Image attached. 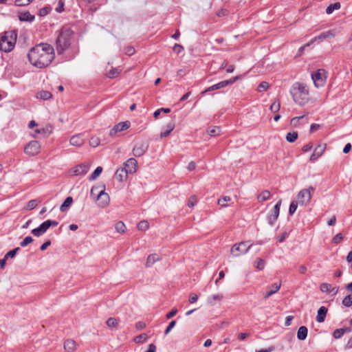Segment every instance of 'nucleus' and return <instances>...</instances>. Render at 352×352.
I'll use <instances>...</instances> for the list:
<instances>
[{
    "mask_svg": "<svg viewBox=\"0 0 352 352\" xmlns=\"http://www.w3.org/2000/svg\"><path fill=\"white\" fill-rule=\"evenodd\" d=\"M230 200L231 198L229 196H224L218 200V204L221 207H226L227 206L226 203Z\"/></svg>",
    "mask_w": 352,
    "mask_h": 352,
    "instance_id": "nucleus-46",
    "label": "nucleus"
},
{
    "mask_svg": "<svg viewBox=\"0 0 352 352\" xmlns=\"http://www.w3.org/2000/svg\"><path fill=\"white\" fill-rule=\"evenodd\" d=\"M207 133L212 137H216L219 135L221 133V129L220 126H212L209 127L207 129Z\"/></svg>",
    "mask_w": 352,
    "mask_h": 352,
    "instance_id": "nucleus-31",
    "label": "nucleus"
},
{
    "mask_svg": "<svg viewBox=\"0 0 352 352\" xmlns=\"http://www.w3.org/2000/svg\"><path fill=\"white\" fill-rule=\"evenodd\" d=\"M177 313V309L176 308H173L170 312H168L166 316V319H170L172 318L173 317H174Z\"/></svg>",
    "mask_w": 352,
    "mask_h": 352,
    "instance_id": "nucleus-61",
    "label": "nucleus"
},
{
    "mask_svg": "<svg viewBox=\"0 0 352 352\" xmlns=\"http://www.w3.org/2000/svg\"><path fill=\"white\" fill-rule=\"evenodd\" d=\"M325 74V70L322 69H319L311 74V79L316 87H322L324 85L327 78Z\"/></svg>",
    "mask_w": 352,
    "mask_h": 352,
    "instance_id": "nucleus-8",
    "label": "nucleus"
},
{
    "mask_svg": "<svg viewBox=\"0 0 352 352\" xmlns=\"http://www.w3.org/2000/svg\"><path fill=\"white\" fill-rule=\"evenodd\" d=\"M37 204L38 203L36 199H32L28 202V208L29 210H32L36 207Z\"/></svg>",
    "mask_w": 352,
    "mask_h": 352,
    "instance_id": "nucleus-57",
    "label": "nucleus"
},
{
    "mask_svg": "<svg viewBox=\"0 0 352 352\" xmlns=\"http://www.w3.org/2000/svg\"><path fill=\"white\" fill-rule=\"evenodd\" d=\"M40 144L36 140L30 141L24 148V152L29 155H35L39 153Z\"/></svg>",
    "mask_w": 352,
    "mask_h": 352,
    "instance_id": "nucleus-10",
    "label": "nucleus"
},
{
    "mask_svg": "<svg viewBox=\"0 0 352 352\" xmlns=\"http://www.w3.org/2000/svg\"><path fill=\"white\" fill-rule=\"evenodd\" d=\"M280 287H281L280 282H277V283H274V284H272L269 287V290L267 292L266 294L265 295L264 298L266 300L270 296H271L272 295L276 293L280 289Z\"/></svg>",
    "mask_w": 352,
    "mask_h": 352,
    "instance_id": "nucleus-20",
    "label": "nucleus"
},
{
    "mask_svg": "<svg viewBox=\"0 0 352 352\" xmlns=\"http://www.w3.org/2000/svg\"><path fill=\"white\" fill-rule=\"evenodd\" d=\"M58 222L55 220H47L43 222L38 228L32 230L31 233L37 237L45 234L51 226H57Z\"/></svg>",
    "mask_w": 352,
    "mask_h": 352,
    "instance_id": "nucleus-5",
    "label": "nucleus"
},
{
    "mask_svg": "<svg viewBox=\"0 0 352 352\" xmlns=\"http://www.w3.org/2000/svg\"><path fill=\"white\" fill-rule=\"evenodd\" d=\"M19 18L21 21L27 22H32L35 19L34 16L31 14L29 12H24L20 13Z\"/></svg>",
    "mask_w": 352,
    "mask_h": 352,
    "instance_id": "nucleus-27",
    "label": "nucleus"
},
{
    "mask_svg": "<svg viewBox=\"0 0 352 352\" xmlns=\"http://www.w3.org/2000/svg\"><path fill=\"white\" fill-rule=\"evenodd\" d=\"M268 88H269V83L266 81H263L258 85V86L257 87V90L258 92H263V91H266Z\"/></svg>",
    "mask_w": 352,
    "mask_h": 352,
    "instance_id": "nucleus-48",
    "label": "nucleus"
},
{
    "mask_svg": "<svg viewBox=\"0 0 352 352\" xmlns=\"http://www.w3.org/2000/svg\"><path fill=\"white\" fill-rule=\"evenodd\" d=\"M281 203V199L278 200L276 205L274 206L273 209L271 210L270 213L267 216L268 223L271 226L274 224L278 218Z\"/></svg>",
    "mask_w": 352,
    "mask_h": 352,
    "instance_id": "nucleus-9",
    "label": "nucleus"
},
{
    "mask_svg": "<svg viewBox=\"0 0 352 352\" xmlns=\"http://www.w3.org/2000/svg\"><path fill=\"white\" fill-rule=\"evenodd\" d=\"M99 187L98 186H93L91 189L90 195L91 197H92L94 199L96 200V195H98L99 192Z\"/></svg>",
    "mask_w": 352,
    "mask_h": 352,
    "instance_id": "nucleus-58",
    "label": "nucleus"
},
{
    "mask_svg": "<svg viewBox=\"0 0 352 352\" xmlns=\"http://www.w3.org/2000/svg\"><path fill=\"white\" fill-rule=\"evenodd\" d=\"M299 202L298 201H292L290 204L289 208V215H293L294 212H296L297 208H298V204Z\"/></svg>",
    "mask_w": 352,
    "mask_h": 352,
    "instance_id": "nucleus-41",
    "label": "nucleus"
},
{
    "mask_svg": "<svg viewBox=\"0 0 352 352\" xmlns=\"http://www.w3.org/2000/svg\"><path fill=\"white\" fill-rule=\"evenodd\" d=\"M102 167L98 166L94 171L89 176V181L95 180L102 173Z\"/></svg>",
    "mask_w": 352,
    "mask_h": 352,
    "instance_id": "nucleus-34",
    "label": "nucleus"
},
{
    "mask_svg": "<svg viewBox=\"0 0 352 352\" xmlns=\"http://www.w3.org/2000/svg\"><path fill=\"white\" fill-rule=\"evenodd\" d=\"M252 245V244L248 241L234 244L231 248V253L234 256H240L246 254Z\"/></svg>",
    "mask_w": 352,
    "mask_h": 352,
    "instance_id": "nucleus-6",
    "label": "nucleus"
},
{
    "mask_svg": "<svg viewBox=\"0 0 352 352\" xmlns=\"http://www.w3.org/2000/svg\"><path fill=\"white\" fill-rule=\"evenodd\" d=\"M128 171L125 170V168H124L123 167L122 168H118L116 173H115V177L116 178L117 180H118L119 182H124L125 180H126L127 177H128Z\"/></svg>",
    "mask_w": 352,
    "mask_h": 352,
    "instance_id": "nucleus-19",
    "label": "nucleus"
},
{
    "mask_svg": "<svg viewBox=\"0 0 352 352\" xmlns=\"http://www.w3.org/2000/svg\"><path fill=\"white\" fill-rule=\"evenodd\" d=\"M148 337L146 333H141L134 338L133 341L138 344H142L148 340Z\"/></svg>",
    "mask_w": 352,
    "mask_h": 352,
    "instance_id": "nucleus-35",
    "label": "nucleus"
},
{
    "mask_svg": "<svg viewBox=\"0 0 352 352\" xmlns=\"http://www.w3.org/2000/svg\"><path fill=\"white\" fill-rule=\"evenodd\" d=\"M64 2L62 0H60L58 1V6L56 8V11L59 13L62 12L64 10Z\"/></svg>",
    "mask_w": 352,
    "mask_h": 352,
    "instance_id": "nucleus-62",
    "label": "nucleus"
},
{
    "mask_svg": "<svg viewBox=\"0 0 352 352\" xmlns=\"http://www.w3.org/2000/svg\"><path fill=\"white\" fill-rule=\"evenodd\" d=\"M271 193L269 190H265L262 191L257 196V200L258 202H263L270 199Z\"/></svg>",
    "mask_w": 352,
    "mask_h": 352,
    "instance_id": "nucleus-30",
    "label": "nucleus"
},
{
    "mask_svg": "<svg viewBox=\"0 0 352 352\" xmlns=\"http://www.w3.org/2000/svg\"><path fill=\"white\" fill-rule=\"evenodd\" d=\"M342 305L346 307H350L352 306V295L349 294L344 298L342 300Z\"/></svg>",
    "mask_w": 352,
    "mask_h": 352,
    "instance_id": "nucleus-40",
    "label": "nucleus"
},
{
    "mask_svg": "<svg viewBox=\"0 0 352 352\" xmlns=\"http://www.w3.org/2000/svg\"><path fill=\"white\" fill-rule=\"evenodd\" d=\"M52 96V95L50 91L42 90L40 92H38L37 97L46 100L51 98Z\"/></svg>",
    "mask_w": 352,
    "mask_h": 352,
    "instance_id": "nucleus-37",
    "label": "nucleus"
},
{
    "mask_svg": "<svg viewBox=\"0 0 352 352\" xmlns=\"http://www.w3.org/2000/svg\"><path fill=\"white\" fill-rule=\"evenodd\" d=\"M126 226L122 221H119L116 224V230L119 233H124L125 232Z\"/></svg>",
    "mask_w": 352,
    "mask_h": 352,
    "instance_id": "nucleus-45",
    "label": "nucleus"
},
{
    "mask_svg": "<svg viewBox=\"0 0 352 352\" xmlns=\"http://www.w3.org/2000/svg\"><path fill=\"white\" fill-rule=\"evenodd\" d=\"M326 148V144H318L314 149V153L310 157V161L314 162L318 160L324 153Z\"/></svg>",
    "mask_w": 352,
    "mask_h": 352,
    "instance_id": "nucleus-16",
    "label": "nucleus"
},
{
    "mask_svg": "<svg viewBox=\"0 0 352 352\" xmlns=\"http://www.w3.org/2000/svg\"><path fill=\"white\" fill-rule=\"evenodd\" d=\"M146 326V323L142 321H139L135 324V328L138 331L144 329Z\"/></svg>",
    "mask_w": 352,
    "mask_h": 352,
    "instance_id": "nucleus-63",
    "label": "nucleus"
},
{
    "mask_svg": "<svg viewBox=\"0 0 352 352\" xmlns=\"http://www.w3.org/2000/svg\"><path fill=\"white\" fill-rule=\"evenodd\" d=\"M32 0H15L14 5L16 6H25L29 5Z\"/></svg>",
    "mask_w": 352,
    "mask_h": 352,
    "instance_id": "nucleus-50",
    "label": "nucleus"
},
{
    "mask_svg": "<svg viewBox=\"0 0 352 352\" xmlns=\"http://www.w3.org/2000/svg\"><path fill=\"white\" fill-rule=\"evenodd\" d=\"M89 170V164H81L74 167V173L76 175H85Z\"/></svg>",
    "mask_w": 352,
    "mask_h": 352,
    "instance_id": "nucleus-17",
    "label": "nucleus"
},
{
    "mask_svg": "<svg viewBox=\"0 0 352 352\" xmlns=\"http://www.w3.org/2000/svg\"><path fill=\"white\" fill-rule=\"evenodd\" d=\"M335 36V34L331 31L329 30L327 32H324L321 34H320L318 36H315L311 41L310 43H313L317 40H324L328 38H333Z\"/></svg>",
    "mask_w": 352,
    "mask_h": 352,
    "instance_id": "nucleus-22",
    "label": "nucleus"
},
{
    "mask_svg": "<svg viewBox=\"0 0 352 352\" xmlns=\"http://www.w3.org/2000/svg\"><path fill=\"white\" fill-rule=\"evenodd\" d=\"M20 250V248H16L10 251H9L6 254V256H4V258H6V261L8 258H14L16 253Z\"/></svg>",
    "mask_w": 352,
    "mask_h": 352,
    "instance_id": "nucleus-47",
    "label": "nucleus"
},
{
    "mask_svg": "<svg viewBox=\"0 0 352 352\" xmlns=\"http://www.w3.org/2000/svg\"><path fill=\"white\" fill-rule=\"evenodd\" d=\"M74 32L69 27L63 26L60 29L56 39V50L58 54H63L69 47Z\"/></svg>",
    "mask_w": 352,
    "mask_h": 352,
    "instance_id": "nucleus-3",
    "label": "nucleus"
},
{
    "mask_svg": "<svg viewBox=\"0 0 352 352\" xmlns=\"http://www.w3.org/2000/svg\"><path fill=\"white\" fill-rule=\"evenodd\" d=\"M290 94L294 101L300 106H304L309 101V88L302 82L294 83L290 89Z\"/></svg>",
    "mask_w": 352,
    "mask_h": 352,
    "instance_id": "nucleus-2",
    "label": "nucleus"
},
{
    "mask_svg": "<svg viewBox=\"0 0 352 352\" xmlns=\"http://www.w3.org/2000/svg\"><path fill=\"white\" fill-rule=\"evenodd\" d=\"M331 288V285L327 283H323L320 285V289L322 292H329Z\"/></svg>",
    "mask_w": 352,
    "mask_h": 352,
    "instance_id": "nucleus-51",
    "label": "nucleus"
},
{
    "mask_svg": "<svg viewBox=\"0 0 352 352\" xmlns=\"http://www.w3.org/2000/svg\"><path fill=\"white\" fill-rule=\"evenodd\" d=\"M89 144L93 147H96L100 144V140L98 138H91Z\"/></svg>",
    "mask_w": 352,
    "mask_h": 352,
    "instance_id": "nucleus-56",
    "label": "nucleus"
},
{
    "mask_svg": "<svg viewBox=\"0 0 352 352\" xmlns=\"http://www.w3.org/2000/svg\"><path fill=\"white\" fill-rule=\"evenodd\" d=\"M314 190L315 188L313 186H309L307 189L301 190L297 195V201L300 205L309 204L311 199V192Z\"/></svg>",
    "mask_w": 352,
    "mask_h": 352,
    "instance_id": "nucleus-7",
    "label": "nucleus"
},
{
    "mask_svg": "<svg viewBox=\"0 0 352 352\" xmlns=\"http://www.w3.org/2000/svg\"><path fill=\"white\" fill-rule=\"evenodd\" d=\"M107 325L109 327H115L117 326L118 324V321L116 318H109L107 320Z\"/></svg>",
    "mask_w": 352,
    "mask_h": 352,
    "instance_id": "nucleus-53",
    "label": "nucleus"
},
{
    "mask_svg": "<svg viewBox=\"0 0 352 352\" xmlns=\"http://www.w3.org/2000/svg\"><path fill=\"white\" fill-rule=\"evenodd\" d=\"M197 202V197L195 196H191L188 201V206L189 208H193Z\"/></svg>",
    "mask_w": 352,
    "mask_h": 352,
    "instance_id": "nucleus-54",
    "label": "nucleus"
},
{
    "mask_svg": "<svg viewBox=\"0 0 352 352\" xmlns=\"http://www.w3.org/2000/svg\"><path fill=\"white\" fill-rule=\"evenodd\" d=\"M131 126L129 121L121 122L116 124L109 131V135L113 136L117 133L129 129Z\"/></svg>",
    "mask_w": 352,
    "mask_h": 352,
    "instance_id": "nucleus-13",
    "label": "nucleus"
},
{
    "mask_svg": "<svg viewBox=\"0 0 352 352\" xmlns=\"http://www.w3.org/2000/svg\"><path fill=\"white\" fill-rule=\"evenodd\" d=\"M175 324H176V320H172L169 323V324L168 325L166 329H165L164 334L165 335L168 334L170 333V331L172 330V329L175 326Z\"/></svg>",
    "mask_w": 352,
    "mask_h": 352,
    "instance_id": "nucleus-55",
    "label": "nucleus"
},
{
    "mask_svg": "<svg viewBox=\"0 0 352 352\" xmlns=\"http://www.w3.org/2000/svg\"><path fill=\"white\" fill-rule=\"evenodd\" d=\"M17 34L15 31H8L0 38V50L4 52H11L16 44Z\"/></svg>",
    "mask_w": 352,
    "mask_h": 352,
    "instance_id": "nucleus-4",
    "label": "nucleus"
},
{
    "mask_svg": "<svg viewBox=\"0 0 352 352\" xmlns=\"http://www.w3.org/2000/svg\"><path fill=\"white\" fill-rule=\"evenodd\" d=\"M120 72L121 70L118 68H113L108 72L107 76L109 78H114L120 74Z\"/></svg>",
    "mask_w": 352,
    "mask_h": 352,
    "instance_id": "nucleus-42",
    "label": "nucleus"
},
{
    "mask_svg": "<svg viewBox=\"0 0 352 352\" xmlns=\"http://www.w3.org/2000/svg\"><path fill=\"white\" fill-rule=\"evenodd\" d=\"M135 52V50L133 46H128L124 50L125 54L128 56H132L133 54H134Z\"/></svg>",
    "mask_w": 352,
    "mask_h": 352,
    "instance_id": "nucleus-59",
    "label": "nucleus"
},
{
    "mask_svg": "<svg viewBox=\"0 0 352 352\" xmlns=\"http://www.w3.org/2000/svg\"><path fill=\"white\" fill-rule=\"evenodd\" d=\"M138 228L140 230L145 231L148 228V223L146 221H141L138 224Z\"/></svg>",
    "mask_w": 352,
    "mask_h": 352,
    "instance_id": "nucleus-49",
    "label": "nucleus"
},
{
    "mask_svg": "<svg viewBox=\"0 0 352 352\" xmlns=\"http://www.w3.org/2000/svg\"><path fill=\"white\" fill-rule=\"evenodd\" d=\"M340 3L339 2H336L332 4H330L326 9V13L328 14H331L334 10H339L340 8Z\"/></svg>",
    "mask_w": 352,
    "mask_h": 352,
    "instance_id": "nucleus-36",
    "label": "nucleus"
},
{
    "mask_svg": "<svg viewBox=\"0 0 352 352\" xmlns=\"http://www.w3.org/2000/svg\"><path fill=\"white\" fill-rule=\"evenodd\" d=\"M223 298V295L222 294H213L210 296H208L207 298V303L210 305H214L216 302H220Z\"/></svg>",
    "mask_w": 352,
    "mask_h": 352,
    "instance_id": "nucleus-25",
    "label": "nucleus"
},
{
    "mask_svg": "<svg viewBox=\"0 0 352 352\" xmlns=\"http://www.w3.org/2000/svg\"><path fill=\"white\" fill-rule=\"evenodd\" d=\"M173 51L177 54L181 53L184 50V47L179 44H175L173 46Z\"/></svg>",
    "mask_w": 352,
    "mask_h": 352,
    "instance_id": "nucleus-60",
    "label": "nucleus"
},
{
    "mask_svg": "<svg viewBox=\"0 0 352 352\" xmlns=\"http://www.w3.org/2000/svg\"><path fill=\"white\" fill-rule=\"evenodd\" d=\"M242 76H243L242 75H239V76L232 77L230 79L221 81L215 85H213L212 88L214 90H217V89H220L221 88L226 87L227 86L231 85L233 83H234L236 81H237L238 80L242 78Z\"/></svg>",
    "mask_w": 352,
    "mask_h": 352,
    "instance_id": "nucleus-12",
    "label": "nucleus"
},
{
    "mask_svg": "<svg viewBox=\"0 0 352 352\" xmlns=\"http://www.w3.org/2000/svg\"><path fill=\"white\" fill-rule=\"evenodd\" d=\"M280 108V103L278 100H275L270 106V110L273 113H277Z\"/></svg>",
    "mask_w": 352,
    "mask_h": 352,
    "instance_id": "nucleus-43",
    "label": "nucleus"
},
{
    "mask_svg": "<svg viewBox=\"0 0 352 352\" xmlns=\"http://www.w3.org/2000/svg\"><path fill=\"white\" fill-rule=\"evenodd\" d=\"M64 349L66 352H75L76 349V343L74 340L69 339L64 343Z\"/></svg>",
    "mask_w": 352,
    "mask_h": 352,
    "instance_id": "nucleus-24",
    "label": "nucleus"
},
{
    "mask_svg": "<svg viewBox=\"0 0 352 352\" xmlns=\"http://www.w3.org/2000/svg\"><path fill=\"white\" fill-rule=\"evenodd\" d=\"M308 329L305 326L299 327L297 332V338L300 340H305L307 337Z\"/></svg>",
    "mask_w": 352,
    "mask_h": 352,
    "instance_id": "nucleus-28",
    "label": "nucleus"
},
{
    "mask_svg": "<svg viewBox=\"0 0 352 352\" xmlns=\"http://www.w3.org/2000/svg\"><path fill=\"white\" fill-rule=\"evenodd\" d=\"M344 334V331L343 330L342 328H340V329H336V330H334V331L333 332V336L335 339H339V338H341L343 335Z\"/></svg>",
    "mask_w": 352,
    "mask_h": 352,
    "instance_id": "nucleus-44",
    "label": "nucleus"
},
{
    "mask_svg": "<svg viewBox=\"0 0 352 352\" xmlns=\"http://www.w3.org/2000/svg\"><path fill=\"white\" fill-rule=\"evenodd\" d=\"M327 311H328L327 308L324 306H322L318 309V314L316 316V321L318 322L321 323L324 321L327 314Z\"/></svg>",
    "mask_w": 352,
    "mask_h": 352,
    "instance_id": "nucleus-23",
    "label": "nucleus"
},
{
    "mask_svg": "<svg viewBox=\"0 0 352 352\" xmlns=\"http://www.w3.org/2000/svg\"><path fill=\"white\" fill-rule=\"evenodd\" d=\"M73 198L72 197H67L60 207L61 212H65L67 208L72 204Z\"/></svg>",
    "mask_w": 352,
    "mask_h": 352,
    "instance_id": "nucleus-32",
    "label": "nucleus"
},
{
    "mask_svg": "<svg viewBox=\"0 0 352 352\" xmlns=\"http://www.w3.org/2000/svg\"><path fill=\"white\" fill-rule=\"evenodd\" d=\"M312 147H313V144L311 142H309L308 144L303 146V147L302 148V151L304 153H307V152L311 151Z\"/></svg>",
    "mask_w": 352,
    "mask_h": 352,
    "instance_id": "nucleus-64",
    "label": "nucleus"
},
{
    "mask_svg": "<svg viewBox=\"0 0 352 352\" xmlns=\"http://www.w3.org/2000/svg\"><path fill=\"white\" fill-rule=\"evenodd\" d=\"M298 133L296 131H294L292 133H288L286 135V140L287 142L292 143L294 142L298 138Z\"/></svg>",
    "mask_w": 352,
    "mask_h": 352,
    "instance_id": "nucleus-38",
    "label": "nucleus"
},
{
    "mask_svg": "<svg viewBox=\"0 0 352 352\" xmlns=\"http://www.w3.org/2000/svg\"><path fill=\"white\" fill-rule=\"evenodd\" d=\"M166 130L164 131H162L160 133V138H164L169 135L170 132L174 129L175 128V124L173 122H169L166 125Z\"/></svg>",
    "mask_w": 352,
    "mask_h": 352,
    "instance_id": "nucleus-33",
    "label": "nucleus"
},
{
    "mask_svg": "<svg viewBox=\"0 0 352 352\" xmlns=\"http://www.w3.org/2000/svg\"><path fill=\"white\" fill-rule=\"evenodd\" d=\"M32 241V237L30 236H28L20 243V245L21 247H25L28 244L31 243Z\"/></svg>",
    "mask_w": 352,
    "mask_h": 352,
    "instance_id": "nucleus-52",
    "label": "nucleus"
},
{
    "mask_svg": "<svg viewBox=\"0 0 352 352\" xmlns=\"http://www.w3.org/2000/svg\"><path fill=\"white\" fill-rule=\"evenodd\" d=\"M69 142L72 146L79 147L84 144L85 140L82 134H77L70 138Z\"/></svg>",
    "mask_w": 352,
    "mask_h": 352,
    "instance_id": "nucleus-18",
    "label": "nucleus"
},
{
    "mask_svg": "<svg viewBox=\"0 0 352 352\" xmlns=\"http://www.w3.org/2000/svg\"><path fill=\"white\" fill-rule=\"evenodd\" d=\"M28 57L33 66L40 69L45 68L54 59V50L50 44L40 43L30 50Z\"/></svg>",
    "mask_w": 352,
    "mask_h": 352,
    "instance_id": "nucleus-1",
    "label": "nucleus"
},
{
    "mask_svg": "<svg viewBox=\"0 0 352 352\" xmlns=\"http://www.w3.org/2000/svg\"><path fill=\"white\" fill-rule=\"evenodd\" d=\"M52 126L51 124H47L43 128L35 130V133L47 136L52 133Z\"/></svg>",
    "mask_w": 352,
    "mask_h": 352,
    "instance_id": "nucleus-29",
    "label": "nucleus"
},
{
    "mask_svg": "<svg viewBox=\"0 0 352 352\" xmlns=\"http://www.w3.org/2000/svg\"><path fill=\"white\" fill-rule=\"evenodd\" d=\"M138 162L135 158H129L124 163V168L128 171L129 173H134L137 170Z\"/></svg>",
    "mask_w": 352,
    "mask_h": 352,
    "instance_id": "nucleus-14",
    "label": "nucleus"
},
{
    "mask_svg": "<svg viewBox=\"0 0 352 352\" xmlns=\"http://www.w3.org/2000/svg\"><path fill=\"white\" fill-rule=\"evenodd\" d=\"M97 204L100 208L106 207L109 202V196L105 192L104 189L100 190L98 195H96Z\"/></svg>",
    "mask_w": 352,
    "mask_h": 352,
    "instance_id": "nucleus-11",
    "label": "nucleus"
},
{
    "mask_svg": "<svg viewBox=\"0 0 352 352\" xmlns=\"http://www.w3.org/2000/svg\"><path fill=\"white\" fill-rule=\"evenodd\" d=\"M147 148L148 146L145 143H138L133 148V154L135 157H141L145 153Z\"/></svg>",
    "mask_w": 352,
    "mask_h": 352,
    "instance_id": "nucleus-15",
    "label": "nucleus"
},
{
    "mask_svg": "<svg viewBox=\"0 0 352 352\" xmlns=\"http://www.w3.org/2000/svg\"><path fill=\"white\" fill-rule=\"evenodd\" d=\"M254 266L258 270H263L265 266V261L263 258H256Z\"/></svg>",
    "mask_w": 352,
    "mask_h": 352,
    "instance_id": "nucleus-39",
    "label": "nucleus"
},
{
    "mask_svg": "<svg viewBox=\"0 0 352 352\" xmlns=\"http://www.w3.org/2000/svg\"><path fill=\"white\" fill-rule=\"evenodd\" d=\"M307 119L305 115L298 117H294L291 119L290 124L294 127L298 126L300 124L307 123Z\"/></svg>",
    "mask_w": 352,
    "mask_h": 352,
    "instance_id": "nucleus-21",
    "label": "nucleus"
},
{
    "mask_svg": "<svg viewBox=\"0 0 352 352\" xmlns=\"http://www.w3.org/2000/svg\"><path fill=\"white\" fill-rule=\"evenodd\" d=\"M160 260V257L157 254H152L148 255L146 261V267H151L155 262Z\"/></svg>",
    "mask_w": 352,
    "mask_h": 352,
    "instance_id": "nucleus-26",
    "label": "nucleus"
}]
</instances>
